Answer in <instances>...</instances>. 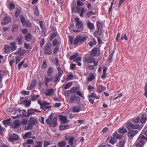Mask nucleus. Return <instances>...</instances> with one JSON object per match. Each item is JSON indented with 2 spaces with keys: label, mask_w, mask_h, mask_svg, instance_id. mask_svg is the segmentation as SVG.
Instances as JSON below:
<instances>
[{
  "label": "nucleus",
  "mask_w": 147,
  "mask_h": 147,
  "mask_svg": "<svg viewBox=\"0 0 147 147\" xmlns=\"http://www.w3.org/2000/svg\"><path fill=\"white\" fill-rule=\"evenodd\" d=\"M145 140L147 141V137L140 134L138 137L135 145L137 147H143L146 143Z\"/></svg>",
  "instance_id": "1"
},
{
  "label": "nucleus",
  "mask_w": 147,
  "mask_h": 147,
  "mask_svg": "<svg viewBox=\"0 0 147 147\" xmlns=\"http://www.w3.org/2000/svg\"><path fill=\"white\" fill-rule=\"evenodd\" d=\"M57 121V117H55L52 118V114H51L46 120V122L50 126L55 127L56 126Z\"/></svg>",
  "instance_id": "2"
},
{
  "label": "nucleus",
  "mask_w": 147,
  "mask_h": 147,
  "mask_svg": "<svg viewBox=\"0 0 147 147\" xmlns=\"http://www.w3.org/2000/svg\"><path fill=\"white\" fill-rule=\"evenodd\" d=\"M38 103L41 109H43L45 107L46 109H51L52 108L51 106H46L47 105H50V103L49 102H47L46 101L38 100Z\"/></svg>",
  "instance_id": "3"
},
{
  "label": "nucleus",
  "mask_w": 147,
  "mask_h": 147,
  "mask_svg": "<svg viewBox=\"0 0 147 147\" xmlns=\"http://www.w3.org/2000/svg\"><path fill=\"white\" fill-rule=\"evenodd\" d=\"M127 127L128 130L137 129L140 128V125L139 124H133L130 122H129L127 124Z\"/></svg>",
  "instance_id": "4"
},
{
  "label": "nucleus",
  "mask_w": 147,
  "mask_h": 147,
  "mask_svg": "<svg viewBox=\"0 0 147 147\" xmlns=\"http://www.w3.org/2000/svg\"><path fill=\"white\" fill-rule=\"evenodd\" d=\"M80 99L81 98L80 97L77 96L75 94H74L71 96L69 100V102L71 103L75 101L80 102Z\"/></svg>",
  "instance_id": "5"
},
{
  "label": "nucleus",
  "mask_w": 147,
  "mask_h": 147,
  "mask_svg": "<svg viewBox=\"0 0 147 147\" xmlns=\"http://www.w3.org/2000/svg\"><path fill=\"white\" fill-rule=\"evenodd\" d=\"M11 20V19L10 16H7L3 18L1 22V24L3 25H6L10 22Z\"/></svg>",
  "instance_id": "6"
},
{
  "label": "nucleus",
  "mask_w": 147,
  "mask_h": 147,
  "mask_svg": "<svg viewBox=\"0 0 147 147\" xmlns=\"http://www.w3.org/2000/svg\"><path fill=\"white\" fill-rule=\"evenodd\" d=\"M51 44H48L45 48V54L46 55H50L52 53Z\"/></svg>",
  "instance_id": "7"
},
{
  "label": "nucleus",
  "mask_w": 147,
  "mask_h": 147,
  "mask_svg": "<svg viewBox=\"0 0 147 147\" xmlns=\"http://www.w3.org/2000/svg\"><path fill=\"white\" fill-rule=\"evenodd\" d=\"M138 132V131L137 130H134L129 131L127 135L129 139H132L136 135Z\"/></svg>",
  "instance_id": "8"
},
{
  "label": "nucleus",
  "mask_w": 147,
  "mask_h": 147,
  "mask_svg": "<svg viewBox=\"0 0 147 147\" xmlns=\"http://www.w3.org/2000/svg\"><path fill=\"white\" fill-rule=\"evenodd\" d=\"M45 93L47 96H51L54 94V90L53 88L48 89L45 90Z\"/></svg>",
  "instance_id": "9"
},
{
  "label": "nucleus",
  "mask_w": 147,
  "mask_h": 147,
  "mask_svg": "<svg viewBox=\"0 0 147 147\" xmlns=\"http://www.w3.org/2000/svg\"><path fill=\"white\" fill-rule=\"evenodd\" d=\"M98 52L99 54L100 53L99 49L98 48H95L91 50L90 54L92 56L95 57L97 56Z\"/></svg>",
  "instance_id": "10"
},
{
  "label": "nucleus",
  "mask_w": 147,
  "mask_h": 147,
  "mask_svg": "<svg viewBox=\"0 0 147 147\" xmlns=\"http://www.w3.org/2000/svg\"><path fill=\"white\" fill-rule=\"evenodd\" d=\"M85 62L88 63H92L95 61V59L91 56H88L85 59Z\"/></svg>",
  "instance_id": "11"
},
{
  "label": "nucleus",
  "mask_w": 147,
  "mask_h": 147,
  "mask_svg": "<svg viewBox=\"0 0 147 147\" xmlns=\"http://www.w3.org/2000/svg\"><path fill=\"white\" fill-rule=\"evenodd\" d=\"M19 139V136L15 134H13L10 136L9 138L10 141H13L14 140H18Z\"/></svg>",
  "instance_id": "12"
},
{
  "label": "nucleus",
  "mask_w": 147,
  "mask_h": 147,
  "mask_svg": "<svg viewBox=\"0 0 147 147\" xmlns=\"http://www.w3.org/2000/svg\"><path fill=\"white\" fill-rule=\"evenodd\" d=\"M76 21V26L78 28H81L83 25V22L80 21L79 18L78 17H76L75 18Z\"/></svg>",
  "instance_id": "13"
},
{
  "label": "nucleus",
  "mask_w": 147,
  "mask_h": 147,
  "mask_svg": "<svg viewBox=\"0 0 147 147\" xmlns=\"http://www.w3.org/2000/svg\"><path fill=\"white\" fill-rule=\"evenodd\" d=\"M59 117L60 120L62 123H66L68 122L66 116L60 115Z\"/></svg>",
  "instance_id": "14"
},
{
  "label": "nucleus",
  "mask_w": 147,
  "mask_h": 147,
  "mask_svg": "<svg viewBox=\"0 0 147 147\" xmlns=\"http://www.w3.org/2000/svg\"><path fill=\"white\" fill-rule=\"evenodd\" d=\"M81 110V107L78 106H74L72 109V111L73 113H78Z\"/></svg>",
  "instance_id": "15"
},
{
  "label": "nucleus",
  "mask_w": 147,
  "mask_h": 147,
  "mask_svg": "<svg viewBox=\"0 0 147 147\" xmlns=\"http://www.w3.org/2000/svg\"><path fill=\"white\" fill-rule=\"evenodd\" d=\"M113 137H114V138L116 140L117 139H121L122 138L123 136L116 132L113 134Z\"/></svg>",
  "instance_id": "16"
},
{
  "label": "nucleus",
  "mask_w": 147,
  "mask_h": 147,
  "mask_svg": "<svg viewBox=\"0 0 147 147\" xmlns=\"http://www.w3.org/2000/svg\"><path fill=\"white\" fill-rule=\"evenodd\" d=\"M22 111L20 109H16L14 113V114L16 115V116H13L12 117L13 119H16V118L20 117L21 115V112Z\"/></svg>",
  "instance_id": "17"
},
{
  "label": "nucleus",
  "mask_w": 147,
  "mask_h": 147,
  "mask_svg": "<svg viewBox=\"0 0 147 147\" xmlns=\"http://www.w3.org/2000/svg\"><path fill=\"white\" fill-rule=\"evenodd\" d=\"M147 120V115L146 114H143L140 119V122L142 124L144 123Z\"/></svg>",
  "instance_id": "18"
},
{
  "label": "nucleus",
  "mask_w": 147,
  "mask_h": 147,
  "mask_svg": "<svg viewBox=\"0 0 147 147\" xmlns=\"http://www.w3.org/2000/svg\"><path fill=\"white\" fill-rule=\"evenodd\" d=\"M29 123L33 125L36 124L37 122V120L33 117H30L29 120Z\"/></svg>",
  "instance_id": "19"
},
{
  "label": "nucleus",
  "mask_w": 147,
  "mask_h": 147,
  "mask_svg": "<svg viewBox=\"0 0 147 147\" xmlns=\"http://www.w3.org/2000/svg\"><path fill=\"white\" fill-rule=\"evenodd\" d=\"M36 81L35 80H33L31 84L30 87L28 86L27 89L28 90H31L35 87L36 85Z\"/></svg>",
  "instance_id": "20"
},
{
  "label": "nucleus",
  "mask_w": 147,
  "mask_h": 147,
  "mask_svg": "<svg viewBox=\"0 0 147 147\" xmlns=\"http://www.w3.org/2000/svg\"><path fill=\"white\" fill-rule=\"evenodd\" d=\"M17 53H18L19 55L21 56H22L26 53V51L25 50L22 49L21 48H18Z\"/></svg>",
  "instance_id": "21"
},
{
  "label": "nucleus",
  "mask_w": 147,
  "mask_h": 147,
  "mask_svg": "<svg viewBox=\"0 0 147 147\" xmlns=\"http://www.w3.org/2000/svg\"><path fill=\"white\" fill-rule=\"evenodd\" d=\"M127 132V130L124 127H121L118 129V132L122 134H124Z\"/></svg>",
  "instance_id": "22"
},
{
  "label": "nucleus",
  "mask_w": 147,
  "mask_h": 147,
  "mask_svg": "<svg viewBox=\"0 0 147 147\" xmlns=\"http://www.w3.org/2000/svg\"><path fill=\"white\" fill-rule=\"evenodd\" d=\"M78 36V39H79V42L80 43L84 42L87 39L86 37L85 36L82 37L80 35Z\"/></svg>",
  "instance_id": "23"
},
{
  "label": "nucleus",
  "mask_w": 147,
  "mask_h": 147,
  "mask_svg": "<svg viewBox=\"0 0 147 147\" xmlns=\"http://www.w3.org/2000/svg\"><path fill=\"white\" fill-rule=\"evenodd\" d=\"M32 134V133L30 131H28L25 133L23 136V138L24 139H26L28 138H30Z\"/></svg>",
  "instance_id": "24"
},
{
  "label": "nucleus",
  "mask_w": 147,
  "mask_h": 147,
  "mask_svg": "<svg viewBox=\"0 0 147 147\" xmlns=\"http://www.w3.org/2000/svg\"><path fill=\"white\" fill-rule=\"evenodd\" d=\"M69 128V125H61L59 127V129L60 130H64L67 129Z\"/></svg>",
  "instance_id": "25"
},
{
  "label": "nucleus",
  "mask_w": 147,
  "mask_h": 147,
  "mask_svg": "<svg viewBox=\"0 0 147 147\" xmlns=\"http://www.w3.org/2000/svg\"><path fill=\"white\" fill-rule=\"evenodd\" d=\"M66 144V141L64 140H62L58 144L59 147H65Z\"/></svg>",
  "instance_id": "26"
},
{
  "label": "nucleus",
  "mask_w": 147,
  "mask_h": 147,
  "mask_svg": "<svg viewBox=\"0 0 147 147\" xmlns=\"http://www.w3.org/2000/svg\"><path fill=\"white\" fill-rule=\"evenodd\" d=\"M99 92H102L103 91L106 90V88L105 86L101 85H99L98 87Z\"/></svg>",
  "instance_id": "27"
},
{
  "label": "nucleus",
  "mask_w": 147,
  "mask_h": 147,
  "mask_svg": "<svg viewBox=\"0 0 147 147\" xmlns=\"http://www.w3.org/2000/svg\"><path fill=\"white\" fill-rule=\"evenodd\" d=\"M11 48V47L8 46L7 45H5L4 46V49L5 52L7 53H9Z\"/></svg>",
  "instance_id": "28"
},
{
  "label": "nucleus",
  "mask_w": 147,
  "mask_h": 147,
  "mask_svg": "<svg viewBox=\"0 0 147 147\" xmlns=\"http://www.w3.org/2000/svg\"><path fill=\"white\" fill-rule=\"evenodd\" d=\"M10 44L12 46V47H11V48L12 50V51H14L16 50L17 49L16 43L14 42H10Z\"/></svg>",
  "instance_id": "29"
},
{
  "label": "nucleus",
  "mask_w": 147,
  "mask_h": 147,
  "mask_svg": "<svg viewBox=\"0 0 147 147\" xmlns=\"http://www.w3.org/2000/svg\"><path fill=\"white\" fill-rule=\"evenodd\" d=\"M50 77L49 78V77H46L45 78V83H46V85H47L48 84V83L49 82H50L52 81L53 80V78L51 76H50Z\"/></svg>",
  "instance_id": "30"
},
{
  "label": "nucleus",
  "mask_w": 147,
  "mask_h": 147,
  "mask_svg": "<svg viewBox=\"0 0 147 147\" xmlns=\"http://www.w3.org/2000/svg\"><path fill=\"white\" fill-rule=\"evenodd\" d=\"M53 72V68L50 67L49 68L47 71V74L49 76H51Z\"/></svg>",
  "instance_id": "31"
},
{
  "label": "nucleus",
  "mask_w": 147,
  "mask_h": 147,
  "mask_svg": "<svg viewBox=\"0 0 147 147\" xmlns=\"http://www.w3.org/2000/svg\"><path fill=\"white\" fill-rule=\"evenodd\" d=\"M8 7L10 10H12L15 8V5L13 3L10 2L8 4Z\"/></svg>",
  "instance_id": "32"
},
{
  "label": "nucleus",
  "mask_w": 147,
  "mask_h": 147,
  "mask_svg": "<svg viewBox=\"0 0 147 147\" xmlns=\"http://www.w3.org/2000/svg\"><path fill=\"white\" fill-rule=\"evenodd\" d=\"M32 36L30 33H29L28 35L25 36V39L27 41H30L32 39Z\"/></svg>",
  "instance_id": "33"
},
{
  "label": "nucleus",
  "mask_w": 147,
  "mask_h": 147,
  "mask_svg": "<svg viewBox=\"0 0 147 147\" xmlns=\"http://www.w3.org/2000/svg\"><path fill=\"white\" fill-rule=\"evenodd\" d=\"M11 120V118H9L8 119L4 120L3 121V124L5 125H9L10 121Z\"/></svg>",
  "instance_id": "34"
},
{
  "label": "nucleus",
  "mask_w": 147,
  "mask_h": 147,
  "mask_svg": "<svg viewBox=\"0 0 147 147\" xmlns=\"http://www.w3.org/2000/svg\"><path fill=\"white\" fill-rule=\"evenodd\" d=\"M5 72L4 71H0V82H1L3 77L5 75Z\"/></svg>",
  "instance_id": "35"
},
{
  "label": "nucleus",
  "mask_w": 147,
  "mask_h": 147,
  "mask_svg": "<svg viewBox=\"0 0 147 147\" xmlns=\"http://www.w3.org/2000/svg\"><path fill=\"white\" fill-rule=\"evenodd\" d=\"M96 43V40H94L93 41H91L89 43V45L91 47H92L93 46L95 45Z\"/></svg>",
  "instance_id": "36"
},
{
  "label": "nucleus",
  "mask_w": 147,
  "mask_h": 147,
  "mask_svg": "<svg viewBox=\"0 0 147 147\" xmlns=\"http://www.w3.org/2000/svg\"><path fill=\"white\" fill-rule=\"evenodd\" d=\"M20 17L21 20L22 24L23 25H25L26 21V20L25 18H24V17L22 15H21L20 16Z\"/></svg>",
  "instance_id": "37"
},
{
  "label": "nucleus",
  "mask_w": 147,
  "mask_h": 147,
  "mask_svg": "<svg viewBox=\"0 0 147 147\" xmlns=\"http://www.w3.org/2000/svg\"><path fill=\"white\" fill-rule=\"evenodd\" d=\"M95 78V76L93 74H92L90 75L89 77L88 78V80L89 81H91L94 80Z\"/></svg>",
  "instance_id": "38"
},
{
  "label": "nucleus",
  "mask_w": 147,
  "mask_h": 147,
  "mask_svg": "<svg viewBox=\"0 0 147 147\" xmlns=\"http://www.w3.org/2000/svg\"><path fill=\"white\" fill-rule=\"evenodd\" d=\"M57 35V32H54L52 33L50 36V40H52Z\"/></svg>",
  "instance_id": "39"
},
{
  "label": "nucleus",
  "mask_w": 147,
  "mask_h": 147,
  "mask_svg": "<svg viewBox=\"0 0 147 147\" xmlns=\"http://www.w3.org/2000/svg\"><path fill=\"white\" fill-rule=\"evenodd\" d=\"M125 141L124 140H121L119 142V146L120 147H124Z\"/></svg>",
  "instance_id": "40"
},
{
  "label": "nucleus",
  "mask_w": 147,
  "mask_h": 147,
  "mask_svg": "<svg viewBox=\"0 0 147 147\" xmlns=\"http://www.w3.org/2000/svg\"><path fill=\"white\" fill-rule=\"evenodd\" d=\"M24 104L25 105L26 107H28L30 106L31 104V101L28 100L24 101Z\"/></svg>",
  "instance_id": "41"
},
{
  "label": "nucleus",
  "mask_w": 147,
  "mask_h": 147,
  "mask_svg": "<svg viewBox=\"0 0 147 147\" xmlns=\"http://www.w3.org/2000/svg\"><path fill=\"white\" fill-rule=\"evenodd\" d=\"M79 55V54L78 53H76V54L74 55H72L71 56L70 59L71 60H74V59H75L76 58H77Z\"/></svg>",
  "instance_id": "42"
},
{
  "label": "nucleus",
  "mask_w": 147,
  "mask_h": 147,
  "mask_svg": "<svg viewBox=\"0 0 147 147\" xmlns=\"http://www.w3.org/2000/svg\"><path fill=\"white\" fill-rule=\"evenodd\" d=\"M57 69L58 71V75L61 76L63 73V71L61 69L60 67L59 66L57 67Z\"/></svg>",
  "instance_id": "43"
},
{
  "label": "nucleus",
  "mask_w": 147,
  "mask_h": 147,
  "mask_svg": "<svg viewBox=\"0 0 147 147\" xmlns=\"http://www.w3.org/2000/svg\"><path fill=\"white\" fill-rule=\"evenodd\" d=\"M96 13V12H94L92 11H90L87 13V16L88 17H90L92 15H95Z\"/></svg>",
  "instance_id": "44"
},
{
  "label": "nucleus",
  "mask_w": 147,
  "mask_h": 147,
  "mask_svg": "<svg viewBox=\"0 0 147 147\" xmlns=\"http://www.w3.org/2000/svg\"><path fill=\"white\" fill-rule=\"evenodd\" d=\"M74 139V137H70L69 138L68 143L70 144V146H72L73 145V141Z\"/></svg>",
  "instance_id": "45"
},
{
  "label": "nucleus",
  "mask_w": 147,
  "mask_h": 147,
  "mask_svg": "<svg viewBox=\"0 0 147 147\" xmlns=\"http://www.w3.org/2000/svg\"><path fill=\"white\" fill-rule=\"evenodd\" d=\"M72 85V82H71L68 83L66 84L64 88L65 89H69Z\"/></svg>",
  "instance_id": "46"
},
{
  "label": "nucleus",
  "mask_w": 147,
  "mask_h": 147,
  "mask_svg": "<svg viewBox=\"0 0 147 147\" xmlns=\"http://www.w3.org/2000/svg\"><path fill=\"white\" fill-rule=\"evenodd\" d=\"M140 119V117H138L136 118H134L132 119V122L134 123H138Z\"/></svg>",
  "instance_id": "47"
},
{
  "label": "nucleus",
  "mask_w": 147,
  "mask_h": 147,
  "mask_svg": "<svg viewBox=\"0 0 147 147\" xmlns=\"http://www.w3.org/2000/svg\"><path fill=\"white\" fill-rule=\"evenodd\" d=\"M34 112L35 111L34 109H31L28 110L27 115L28 116H29L30 115H32Z\"/></svg>",
  "instance_id": "48"
},
{
  "label": "nucleus",
  "mask_w": 147,
  "mask_h": 147,
  "mask_svg": "<svg viewBox=\"0 0 147 147\" xmlns=\"http://www.w3.org/2000/svg\"><path fill=\"white\" fill-rule=\"evenodd\" d=\"M39 96V95H34L31 98V99L32 101H35L36 100V99L38 98Z\"/></svg>",
  "instance_id": "49"
},
{
  "label": "nucleus",
  "mask_w": 147,
  "mask_h": 147,
  "mask_svg": "<svg viewBox=\"0 0 147 147\" xmlns=\"http://www.w3.org/2000/svg\"><path fill=\"white\" fill-rule=\"evenodd\" d=\"M33 126L32 125L29 123L28 126L25 127V130H28L31 129L32 128Z\"/></svg>",
  "instance_id": "50"
},
{
  "label": "nucleus",
  "mask_w": 147,
  "mask_h": 147,
  "mask_svg": "<svg viewBox=\"0 0 147 147\" xmlns=\"http://www.w3.org/2000/svg\"><path fill=\"white\" fill-rule=\"evenodd\" d=\"M37 142V144L35 145L34 147H42V141H38Z\"/></svg>",
  "instance_id": "51"
},
{
  "label": "nucleus",
  "mask_w": 147,
  "mask_h": 147,
  "mask_svg": "<svg viewBox=\"0 0 147 147\" xmlns=\"http://www.w3.org/2000/svg\"><path fill=\"white\" fill-rule=\"evenodd\" d=\"M87 25L89 28H94V24L91 23L89 20H88Z\"/></svg>",
  "instance_id": "52"
},
{
  "label": "nucleus",
  "mask_w": 147,
  "mask_h": 147,
  "mask_svg": "<svg viewBox=\"0 0 147 147\" xmlns=\"http://www.w3.org/2000/svg\"><path fill=\"white\" fill-rule=\"evenodd\" d=\"M25 62V60L24 59L18 65V68L19 70H20L21 69L22 66L23 65Z\"/></svg>",
  "instance_id": "53"
},
{
  "label": "nucleus",
  "mask_w": 147,
  "mask_h": 147,
  "mask_svg": "<svg viewBox=\"0 0 147 147\" xmlns=\"http://www.w3.org/2000/svg\"><path fill=\"white\" fill-rule=\"evenodd\" d=\"M34 14L36 16H38L39 15V12L37 7H36L34 9Z\"/></svg>",
  "instance_id": "54"
},
{
  "label": "nucleus",
  "mask_w": 147,
  "mask_h": 147,
  "mask_svg": "<svg viewBox=\"0 0 147 147\" xmlns=\"http://www.w3.org/2000/svg\"><path fill=\"white\" fill-rule=\"evenodd\" d=\"M89 98H95L96 99H98V96H96V94L95 93L93 92L89 96Z\"/></svg>",
  "instance_id": "55"
},
{
  "label": "nucleus",
  "mask_w": 147,
  "mask_h": 147,
  "mask_svg": "<svg viewBox=\"0 0 147 147\" xmlns=\"http://www.w3.org/2000/svg\"><path fill=\"white\" fill-rule=\"evenodd\" d=\"M114 53V52H113L111 54L109 55V56L108 58V60L109 61L110 63H111L112 62V59Z\"/></svg>",
  "instance_id": "56"
},
{
  "label": "nucleus",
  "mask_w": 147,
  "mask_h": 147,
  "mask_svg": "<svg viewBox=\"0 0 147 147\" xmlns=\"http://www.w3.org/2000/svg\"><path fill=\"white\" fill-rule=\"evenodd\" d=\"M14 125L15 127L17 128L20 126V124L18 121H16L14 122Z\"/></svg>",
  "instance_id": "57"
},
{
  "label": "nucleus",
  "mask_w": 147,
  "mask_h": 147,
  "mask_svg": "<svg viewBox=\"0 0 147 147\" xmlns=\"http://www.w3.org/2000/svg\"><path fill=\"white\" fill-rule=\"evenodd\" d=\"M47 67V64L46 61L44 60L43 61V63L42 66V69H45Z\"/></svg>",
  "instance_id": "58"
},
{
  "label": "nucleus",
  "mask_w": 147,
  "mask_h": 147,
  "mask_svg": "<svg viewBox=\"0 0 147 147\" xmlns=\"http://www.w3.org/2000/svg\"><path fill=\"white\" fill-rule=\"evenodd\" d=\"M24 47L26 49H32V47H31L30 45L29 44H27L26 42H25L24 43Z\"/></svg>",
  "instance_id": "59"
},
{
  "label": "nucleus",
  "mask_w": 147,
  "mask_h": 147,
  "mask_svg": "<svg viewBox=\"0 0 147 147\" xmlns=\"http://www.w3.org/2000/svg\"><path fill=\"white\" fill-rule=\"evenodd\" d=\"M50 144L51 143L49 142L45 141H44V147H48V146L50 145Z\"/></svg>",
  "instance_id": "60"
},
{
  "label": "nucleus",
  "mask_w": 147,
  "mask_h": 147,
  "mask_svg": "<svg viewBox=\"0 0 147 147\" xmlns=\"http://www.w3.org/2000/svg\"><path fill=\"white\" fill-rule=\"evenodd\" d=\"M76 94L77 95L81 96L82 98H84V97L83 95L80 91H77L76 92Z\"/></svg>",
  "instance_id": "61"
},
{
  "label": "nucleus",
  "mask_w": 147,
  "mask_h": 147,
  "mask_svg": "<svg viewBox=\"0 0 147 147\" xmlns=\"http://www.w3.org/2000/svg\"><path fill=\"white\" fill-rule=\"evenodd\" d=\"M116 140L114 138V137L112 138L110 140H109V142L111 144H115V142Z\"/></svg>",
  "instance_id": "62"
},
{
  "label": "nucleus",
  "mask_w": 147,
  "mask_h": 147,
  "mask_svg": "<svg viewBox=\"0 0 147 147\" xmlns=\"http://www.w3.org/2000/svg\"><path fill=\"white\" fill-rule=\"evenodd\" d=\"M59 43L58 40L56 39H55L53 41V46H56L58 45Z\"/></svg>",
  "instance_id": "63"
},
{
  "label": "nucleus",
  "mask_w": 147,
  "mask_h": 147,
  "mask_svg": "<svg viewBox=\"0 0 147 147\" xmlns=\"http://www.w3.org/2000/svg\"><path fill=\"white\" fill-rule=\"evenodd\" d=\"M144 90L145 93H144V95L147 97V83H146L145 86L144 88Z\"/></svg>",
  "instance_id": "64"
}]
</instances>
